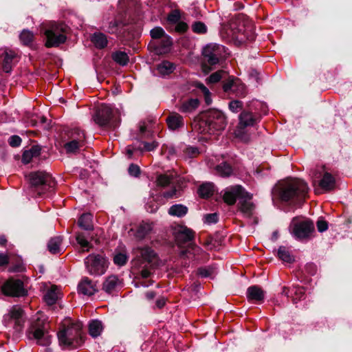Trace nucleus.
I'll return each instance as SVG.
<instances>
[{"label": "nucleus", "mask_w": 352, "mask_h": 352, "mask_svg": "<svg viewBox=\"0 0 352 352\" xmlns=\"http://www.w3.org/2000/svg\"><path fill=\"white\" fill-rule=\"evenodd\" d=\"M133 266L143 278L150 276L151 270L159 265V258L155 251L151 247H137L133 250Z\"/></svg>", "instance_id": "1"}, {"label": "nucleus", "mask_w": 352, "mask_h": 352, "mask_svg": "<svg viewBox=\"0 0 352 352\" xmlns=\"http://www.w3.org/2000/svg\"><path fill=\"white\" fill-rule=\"evenodd\" d=\"M261 117L258 111H241L234 131V138L239 142H249L252 135V128L260 122Z\"/></svg>", "instance_id": "2"}, {"label": "nucleus", "mask_w": 352, "mask_h": 352, "mask_svg": "<svg viewBox=\"0 0 352 352\" xmlns=\"http://www.w3.org/2000/svg\"><path fill=\"white\" fill-rule=\"evenodd\" d=\"M309 187L303 180L287 177V206H300L306 199Z\"/></svg>", "instance_id": "3"}, {"label": "nucleus", "mask_w": 352, "mask_h": 352, "mask_svg": "<svg viewBox=\"0 0 352 352\" xmlns=\"http://www.w3.org/2000/svg\"><path fill=\"white\" fill-rule=\"evenodd\" d=\"M28 178L33 196H41L55 185L52 175L45 171L32 172L28 175Z\"/></svg>", "instance_id": "4"}, {"label": "nucleus", "mask_w": 352, "mask_h": 352, "mask_svg": "<svg viewBox=\"0 0 352 352\" xmlns=\"http://www.w3.org/2000/svg\"><path fill=\"white\" fill-rule=\"evenodd\" d=\"M289 227L294 237L303 242L310 240L315 232L314 222L304 217L293 218Z\"/></svg>", "instance_id": "5"}, {"label": "nucleus", "mask_w": 352, "mask_h": 352, "mask_svg": "<svg viewBox=\"0 0 352 352\" xmlns=\"http://www.w3.org/2000/svg\"><path fill=\"white\" fill-rule=\"evenodd\" d=\"M68 26L63 23L50 22L44 30L46 37L45 47H58L66 41Z\"/></svg>", "instance_id": "6"}, {"label": "nucleus", "mask_w": 352, "mask_h": 352, "mask_svg": "<svg viewBox=\"0 0 352 352\" xmlns=\"http://www.w3.org/2000/svg\"><path fill=\"white\" fill-rule=\"evenodd\" d=\"M81 324L72 323L67 327H63L57 334L61 346L67 348H76L82 342Z\"/></svg>", "instance_id": "7"}, {"label": "nucleus", "mask_w": 352, "mask_h": 352, "mask_svg": "<svg viewBox=\"0 0 352 352\" xmlns=\"http://www.w3.org/2000/svg\"><path fill=\"white\" fill-rule=\"evenodd\" d=\"M310 176L315 185L318 182V186L324 191H330L336 186V179L333 176L325 170L324 166H316L310 170Z\"/></svg>", "instance_id": "8"}, {"label": "nucleus", "mask_w": 352, "mask_h": 352, "mask_svg": "<svg viewBox=\"0 0 352 352\" xmlns=\"http://www.w3.org/2000/svg\"><path fill=\"white\" fill-rule=\"evenodd\" d=\"M224 52V47L216 43L207 45L202 51L203 63L202 67L206 71V67L213 66L219 63Z\"/></svg>", "instance_id": "9"}, {"label": "nucleus", "mask_w": 352, "mask_h": 352, "mask_svg": "<svg viewBox=\"0 0 352 352\" xmlns=\"http://www.w3.org/2000/svg\"><path fill=\"white\" fill-rule=\"evenodd\" d=\"M88 272L91 275H102L108 267L107 260L101 254H89L85 259Z\"/></svg>", "instance_id": "10"}, {"label": "nucleus", "mask_w": 352, "mask_h": 352, "mask_svg": "<svg viewBox=\"0 0 352 352\" xmlns=\"http://www.w3.org/2000/svg\"><path fill=\"white\" fill-rule=\"evenodd\" d=\"M92 119L96 124L104 127L115 128L120 122L118 111H96Z\"/></svg>", "instance_id": "11"}, {"label": "nucleus", "mask_w": 352, "mask_h": 352, "mask_svg": "<svg viewBox=\"0 0 352 352\" xmlns=\"http://www.w3.org/2000/svg\"><path fill=\"white\" fill-rule=\"evenodd\" d=\"M23 310L19 306H13L3 317L6 326H12L16 331H20L23 327Z\"/></svg>", "instance_id": "12"}, {"label": "nucleus", "mask_w": 352, "mask_h": 352, "mask_svg": "<svg viewBox=\"0 0 352 352\" xmlns=\"http://www.w3.org/2000/svg\"><path fill=\"white\" fill-rule=\"evenodd\" d=\"M252 194L250 197H242L237 204L238 210L243 217L252 221L254 224L258 223V217L256 216V205L252 201Z\"/></svg>", "instance_id": "13"}, {"label": "nucleus", "mask_w": 352, "mask_h": 352, "mask_svg": "<svg viewBox=\"0 0 352 352\" xmlns=\"http://www.w3.org/2000/svg\"><path fill=\"white\" fill-rule=\"evenodd\" d=\"M3 294L10 296H24L27 294L23 283L19 279H8L1 287Z\"/></svg>", "instance_id": "14"}, {"label": "nucleus", "mask_w": 352, "mask_h": 352, "mask_svg": "<svg viewBox=\"0 0 352 352\" xmlns=\"http://www.w3.org/2000/svg\"><path fill=\"white\" fill-rule=\"evenodd\" d=\"M223 89L226 93H233L239 97H244L247 94L245 85L241 80L234 76H228V80L222 85Z\"/></svg>", "instance_id": "15"}, {"label": "nucleus", "mask_w": 352, "mask_h": 352, "mask_svg": "<svg viewBox=\"0 0 352 352\" xmlns=\"http://www.w3.org/2000/svg\"><path fill=\"white\" fill-rule=\"evenodd\" d=\"M245 197H250V193L247 192L241 186L236 185L226 190L223 199L228 205H234L236 199L239 201L240 199Z\"/></svg>", "instance_id": "16"}, {"label": "nucleus", "mask_w": 352, "mask_h": 352, "mask_svg": "<svg viewBox=\"0 0 352 352\" xmlns=\"http://www.w3.org/2000/svg\"><path fill=\"white\" fill-rule=\"evenodd\" d=\"M192 129L198 133L212 134L208 113L199 112L191 124Z\"/></svg>", "instance_id": "17"}, {"label": "nucleus", "mask_w": 352, "mask_h": 352, "mask_svg": "<svg viewBox=\"0 0 352 352\" xmlns=\"http://www.w3.org/2000/svg\"><path fill=\"white\" fill-rule=\"evenodd\" d=\"M201 113H208L212 134H214L216 131H221L226 127V120L223 111H201Z\"/></svg>", "instance_id": "18"}, {"label": "nucleus", "mask_w": 352, "mask_h": 352, "mask_svg": "<svg viewBox=\"0 0 352 352\" xmlns=\"http://www.w3.org/2000/svg\"><path fill=\"white\" fill-rule=\"evenodd\" d=\"M17 54L8 48L0 49V62H2V69L6 73L12 71L13 63L17 61Z\"/></svg>", "instance_id": "19"}, {"label": "nucleus", "mask_w": 352, "mask_h": 352, "mask_svg": "<svg viewBox=\"0 0 352 352\" xmlns=\"http://www.w3.org/2000/svg\"><path fill=\"white\" fill-rule=\"evenodd\" d=\"M175 241L182 246L194 239L195 232L190 228L184 226H178L175 230Z\"/></svg>", "instance_id": "20"}, {"label": "nucleus", "mask_w": 352, "mask_h": 352, "mask_svg": "<svg viewBox=\"0 0 352 352\" xmlns=\"http://www.w3.org/2000/svg\"><path fill=\"white\" fill-rule=\"evenodd\" d=\"M172 45V38L168 36H164L162 38L150 43L149 47L156 54L160 55L168 53L170 51Z\"/></svg>", "instance_id": "21"}, {"label": "nucleus", "mask_w": 352, "mask_h": 352, "mask_svg": "<svg viewBox=\"0 0 352 352\" xmlns=\"http://www.w3.org/2000/svg\"><path fill=\"white\" fill-rule=\"evenodd\" d=\"M156 118H148L139 123V132L142 138H148L152 135L155 126H158Z\"/></svg>", "instance_id": "22"}, {"label": "nucleus", "mask_w": 352, "mask_h": 352, "mask_svg": "<svg viewBox=\"0 0 352 352\" xmlns=\"http://www.w3.org/2000/svg\"><path fill=\"white\" fill-rule=\"evenodd\" d=\"M186 186V182L182 177H179L177 179H173V184H172V188L170 190L166 191L163 193V196L167 199L176 198L180 196V192Z\"/></svg>", "instance_id": "23"}, {"label": "nucleus", "mask_w": 352, "mask_h": 352, "mask_svg": "<svg viewBox=\"0 0 352 352\" xmlns=\"http://www.w3.org/2000/svg\"><path fill=\"white\" fill-rule=\"evenodd\" d=\"M78 290L85 296H91L98 291L96 283L87 277L83 278L79 283Z\"/></svg>", "instance_id": "24"}, {"label": "nucleus", "mask_w": 352, "mask_h": 352, "mask_svg": "<svg viewBox=\"0 0 352 352\" xmlns=\"http://www.w3.org/2000/svg\"><path fill=\"white\" fill-rule=\"evenodd\" d=\"M153 223L150 221H142L135 230L131 228L130 232H134L135 237L138 240H142L146 237L153 230Z\"/></svg>", "instance_id": "25"}, {"label": "nucleus", "mask_w": 352, "mask_h": 352, "mask_svg": "<svg viewBox=\"0 0 352 352\" xmlns=\"http://www.w3.org/2000/svg\"><path fill=\"white\" fill-rule=\"evenodd\" d=\"M265 292L257 285L250 286L247 289V298L250 301L261 303L264 300Z\"/></svg>", "instance_id": "26"}, {"label": "nucleus", "mask_w": 352, "mask_h": 352, "mask_svg": "<svg viewBox=\"0 0 352 352\" xmlns=\"http://www.w3.org/2000/svg\"><path fill=\"white\" fill-rule=\"evenodd\" d=\"M166 121L168 129L173 131L183 127L184 124L183 117L175 111L170 113Z\"/></svg>", "instance_id": "27"}, {"label": "nucleus", "mask_w": 352, "mask_h": 352, "mask_svg": "<svg viewBox=\"0 0 352 352\" xmlns=\"http://www.w3.org/2000/svg\"><path fill=\"white\" fill-rule=\"evenodd\" d=\"M136 34L134 27L126 23L125 27L122 26L121 29L118 32L117 36L122 43H125L134 39Z\"/></svg>", "instance_id": "28"}, {"label": "nucleus", "mask_w": 352, "mask_h": 352, "mask_svg": "<svg viewBox=\"0 0 352 352\" xmlns=\"http://www.w3.org/2000/svg\"><path fill=\"white\" fill-rule=\"evenodd\" d=\"M122 282L117 276H109L103 283L102 289L110 294L120 287Z\"/></svg>", "instance_id": "29"}, {"label": "nucleus", "mask_w": 352, "mask_h": 352, "mask_svg": "<svg viewBox=\"0 0 352 352\" xmlns=\"http://www.w3.org/2000/svg\"><path fill=\"white\" fill-rule=\"evenodd\" d=\"M45 324L43 320H40L39 318L37 319L32 326L30 333L32 335V337L38 341L41 340L45 336Z\"/></svg>", "instance_id": "30"}, {"label": "nucleus", "mask_w": 352, "mask_h": 352, "mask_svg": "<svg viewBox=\"0 0 352 352\" xmlns=\"http://www.w3.org/2000/svg\"><path fill=\"white\" fill-rule=\"evenodd\" d=\"M233 25H232V31L233 32L232 36L236 41L244 43L247 40L253 41L254 39V36L252 33L243 30L241 28H238L236 31Z\"/></svg>", "instance_id": "31"}, {"label": "nucleus", "mask_w": 352, "mask_h": 352, "mask_svg": "<svg viewBox=\"0 0 352 352\" xmlns=\"http://www.w3.org/2000/svg\"><path fill=\"white\" fill-rule=\"evenodd\" d=\"M91 239V237L84 232H78L76 235V240L83 252H88L92 248V245L89 242Z\"/></svg>", "instance_id": "32"}, {"label": "nucleus", "mask_w": 352, "mask_h": 352, "mask_svg": "<svg viewBox=\"0 0 352 352\" xmlns=\"http://www.w3.org/2000/svg\"><path fill=\"white\" fill-rule=\"evenodd\" d=\"M91 41L98 49L104 48L108 43L106 35L101 32H96L91 36Z\"/></svg>", "instance_id": "33"}, {"label": "nucleus", "mask_w": 352, "mask_h": 352, "mask_svg": "<svg viewBox=\"0 0 352 352\" xmlns=\"http://www.w3.org/2000/svg\"><path fill=\"white\" fill-rule=\"evenodd\" d=\"M93 216L90 213L82 214L79 219L78 226L85 230H92L94 229Z\"/></svg>", "instance_id": "34"}, {"label": "nucleus", "mask_w": 352, "mask_h": 352, "mask_svg": "<svg viewBox=\"0 0 352 352\" xmlns=\"http://www.w3.org/2000/svg\"><path fill=\"white\" fill-rule=\"evenodd\" d=\"M68 138L71 140L78 142L82 145L85 143V135L82 130L78 128H74L68 132Z\"/></svg>", "instance_id": "35"}, {"label": "nucleus", "mask_w": 352, "mask_h": 352, "mask_svg": "<svg viewBox=\"0 0 352 352\" xmlns=\"http://www.w3.org/2000/svg\"><path fill=\"white\" fill-rule=\"evenodd\" d=\"M63 239L61 236H54L50 239L47 243V249L52 254H58L61 252L60 245L62 244Z\"/></svg>", "instance_id": "36"}, {"label": "nucleus", "mask_w": 352, "mask_h": 352, "mask_svg": "<svg viewBox=\"0 0 352 352\" xmlns=\"http://www.w3.org/2000/svg\"><path fill=\"white\" fill-rule=\"evenodd\" d=\"M43 299L48 305H52L56 303L58 299V288L56 286L52 285L45 292Z\"/></svg>", "instance_id": "37"}, {"label": "nucleus", "mask_w": 352, "mask_h": 352, "mask_svg": "<svg viewBox=\"0 0 352 352\" xmlns=\"http://www.w3.org/2000/svg\"><path fill=\"white\" fill-rule=\"evenodd\" d=\"M175 68V65L168 60H164L157 66L158 72L163 76L173 73Z\"/></svg>", "instance_id": "38"}, {"label": "nucleus", "mask_w": 352, "mask_h": 352, "mask_svg": "<svg viewBox=\"0 0 352 352\" xmlns=\"http://www.w3.org/2000/svg\"><path fill=\"white\" fill-rule=\"evenodd\" d=\"M41 148L38 146H32L30 150L25 151L22 155V162L24 164H28L34 157L40 155Z\"/></svg>", "instance_id": "39"}, {"label": "nucleus", "mask_w": 352, "mask_h": 352, "mask_svg": "<svg viewBox=\"0 0 352 352\" xmlns=\"http://www.w3.org/2000/svg\"><path fill=\"white\" fill-rule=\"evenodd\" d=\"M188 208L182 204H175L170 207L168 213L171 216L183 217L188 212Z\"/></svg>", "instance_id": "40"}, {"label": "nucleus", "mask_w": 352, "mask_h": 352, "mask_svg": "<svg viewBox=\"0 0 352 352\" xmlns=\"http://www.w3.org/2000/svg\"><path fill=\"white\" fill-rule=\"evenodd\" d=\"M214 185L211 183L201 184L198 188V194L201 198H208L214 192Z\"/></svg>", "instance_id": "41"}, {"label": "nucleus", "mask_w": 352, "mask_h": 352, "mask_svg": "<svg viewBox=\"0 0 352 352\" xmlns=\"http://www.w3.org/2000/svg\"><path fill=\"white\" fill-rule=\"evenodd\" d=\"M111 58L116 63L122 66L126 65L129 61L127 54L122 51H116L112 53Z\"/></svg>", "instance_id": "42"}, {"label": "nucleus", "mask_w": 352, "mask_h": 352, "mask_svg": "<svg viewBox=\"0 0 352 352\" xmlns=\"http://www.w3.org/2000/svg\"><path fill=\"white\" fill-rule=\"evenodd\" d=\"M272 193L274 196L278 197L281 200L286 199V184L285 182H279L273 188Z\"/></svg>", "instance_id": "43"}, {"label": "nucleus", "mask_w": 352, "mask_h": 352, "mask_svg": "<svg viewBox=\"0 0 352 352\" xmlns=\"http://www.w3.org/2000/svg\"><path fill=\"white\" fill-rule=\"evenodd\" d=\"M156 184L157 186L166 187L173 184V176L167 174H160L157 176Z\"/></svg>", "instance_id": "44"}, {"label": "nucleus", "mask_w": 352, "mask_h": 352, "mask_svg": "<svg viewBox=\"0 0 352 352\" xmlns=\"http://www.w3.org/2000/svg\"><path fill=\"white\" fill-rule=\"evenodd\" d=\"M102 330V322L98 320H92L89 324V334L94 338L98 336L101 333Z\"/></svg>", "instance_id": "45"}, {"label": "nucleus", "mask_w": 352, "mask_h": 352, "mask_svg": "<svg viewBox=\"0 0 352 352\" xmlns=\"http://www.w3.org/2000/svg\"><path fill=\"white\" fill-rule=\"evenodd\" d=\"M228 74L226 72L223 70H219L212 73L208 78V80L210 83H216L219 82L221 80H223L222 83L223 84V82L228 80Z\"/></svg>", "instance_id": "46"}, {"label": "nucleus", "mask_w": 352, "mask_h": 352, "mask_svg": "<svg viewBox=\"0 0 352 352\" xmlns=\"http://www.w3.org/2000/svg\"><path fill=\"white\" fill-rule=\"evenodd\" d=\"M82 146H84L69 139L68 142L64 144V148L67 154L76 153Z\"/></svg>", "instance_id": "47"}, {"label": "nucleus", "mask_w": 352, "mask_h": 352, "mask_svg": "<svg viewBox=\"0 0 352 352\" xmlns=\"http://www.w3.org/2000/svg\"><path fill=\"white\" fill-rule=\"evenodd\" d=\"M216 170L221 176L228 177L232 173V168L227 162H223L217 166Z\"/></svg>", "instance_id": "48"}, {"label": "nucleus", "mask_w": 352, "mask_h": 352, "mask_svg": "<svg viewBox=\"0 0 352 352\" xmlns=\"http://www.w3.org/2000/svg\"><path fill=\"white\" fill-rule=\"evenodd\" d=\"M126 23L122 21L115 19L111 21L109 23L108 32L111 34H116L118 35V32L121 29L122 26L125 27Z\"/></svg>", "instance_id": "49"}, {"label": "nucleus", "mask_w": 352, "mask_h": 352, "mask_svg": "<svg viewBox=\"0 0 352 352\" xmlns=\"http://www.w3.org/2000/svg\"><path fill=\"white\" fill-rule=\"evenodd\" d=\"M290 292L294 303H296L297 300L304 299L305 296V289L302 287H294Z\"/></svg>", "instance_id": "50"}, {"label": "nucleus", "mask_w": 352, "mask_h": 352, "mask_svg": "<svg viewBox=\"0 0 352 352\" xmlns=\"http://www.w3.org/2000/svg\"><path fill=\"white\" fill-rule=\"evenodd\" d=\"M199 100L197 98H189L182 103V110H192L198 108Z\"/></svg>", "instance_id": "51"}, {"label": "nucleus", "mask_w": 352, "mask_h": 352, "mask_svg": "<svg viewBox=\"0 0 352 352\" xmlns=\"http://www.w3.org/2000/svg\"><path fill=\"white\" fill-rule=\"evenodd\" d=\"M34 34L28 30H23L20 34V40L25 45H30L34 39Z\"/></svg>", "instance_id": "52"}, {"label": "nucleus", "mask_w": 352, "mask_h": 352, "mask_svg": "<svg viewBox=\"0 0 352 352\" xmlns=\"http://www.w3.org/2000/svg\"><path fill=\"white\" fill-rule=\"evenodd\" d=\"M150 34L152 38L157 41L162 38L164 36H168L164 30L160 27H155L152 29L150 32Z\"/></svg>", "instance_id": "53"}, {"label": "nucleus", "mask_w": 352, "mask_h": 352, "mask_svg": "<svg viewBox=\"0 0 352 352\" xmlns=\"http://www.w3.org/2000/svg\"><path fill=\"white\" fill-rule=\"evenodd\" d=\"M192 30L197 34H205L207 32V27L201 21H195L192 25Z\"/></svg>", "instance_id": "54"}, {"label": "nucleus", "mask_w": 352, "mask_h": 352, "mask_svg": "<svg viewBox=\"0 0 352 352\" xmlns=\"http://www.w3.org/2000/svg\"><path fill=\"white\" fill-rule=\"evenodd\" d=\"M180 18L181 16L179 12L175 10L168 15L167 20L170 23L174 25L180 21Z\"/></svg>", "instance_id": "55"}, {"label": "nucleus", "mask_w": 352, "mask_h": 352, "mask_svg": "<svg viewBox=\"0 0 352 352\" xmlns=\"http://www.w3.org/2000/svg\"><path fill=\"white\" fill-rule=\"evenodd\" d=\"M188 26L186 23L184 21H178L174 24L173 30L178 33H184L187 31Z\"/></svg>", "instance_id": "56"}, {"label": "nucleus", "mask_w": 352, "mask_h": 352, "mask_svg": "<svg viewBox=\"0 0 352 352\" xmlns=\"http://www.w3.org/2000/svg\"><path fill=\"white\" fill-rule=\"evenodd\" d=\"M126 261L127 256H126V254L122 253H119L116 254L113 258L114 263L120 266L124 265L126 263Z\"/></svg>", "instance_id": "57"}, {"label": "nucleus", "mask_w": 352, "mask_h": 352, "mask_svg": "<svg viewBox=\"0 0 352 352\" xmlns=\"http://www.w3.org/2000/svg\"><path fill=\"white\" fill-rule=\"evenodd\" d=\"M129 173L131 176L138 177L140 174V167L134 164H131L128 169Z\"/></svg>", "instance_id": "58"}, {"label": "nucleus", "mask_w": 352, "mask_h": 352, "mask_svg": "<svg viewBox=\"0 0 352 352\" xmlns=\"http://www.w3.org/2000/svg\"><path fill=\"white\" fill-rule=\"evenodd\" d=\"M184 152L189 157H195L199 153L198 148L195 146H188L186 148Z\"/></svg>", "instance_id": "59"}, {"label": "nucleus", "mask_w": 352, "mask_h": 352, "mask_svg": "<svg viewBox=\"0 0 352 352\" xmlns=\"http://www.w3.org/2000/svg\"><path fill=\"white\" fill-rule=\"evenodd\" d=\"M8 142L12 147H17L21 144V138L18 135H12L9 138Z\"/></svg>", "instance_id": "60"}, {"label": "nucleus", "mask_w": 352, "mask_h": 352, "mask_svg": "<svg viewBox=\"0 0 352 352\" xmlns=\"http://www.w3.org/2000/svg\"><path fill=\"white\" fill-rule=\"evenodd\" d=\"M143 144H144V150L147 151H153L159 145L158 142H157L156 141H153L152 142H143Z\"/></svg>", "instance_id": "61"}, {"label": "nucleus", "mask_w": 352, "mask_h": 352, "mask_svg": "<svg viewBox=\"0 0 352 352\" xmlns=\"http://www.w3.org/2000/svg\"><path fill=\"white\" fill-rule=\"evenodd\" d=\"M318 230L320 232H324L328 229V223L324 220H318L316 223Z\"/></svg>", "instance_id": "62"}, {"label": "nucleus", "mask_w": 352, "mask_h": 352, "mask_svg": "<svg viewBox=\"0 0 352 352\" xmlns=\"http://www.w3.org/2000/svg\"><path fill=\"white\" fill-rule=\"evenodd\" d=\"M229 108L230 110L236 109H243V102L240 100H232L229 102Z\"/></svg>", "instance_id": "63"}, {"label": "nucleus", "mask_w": 352, "mask_h": 352, "mask_svg": "<svg viewBox=\"0 0 352 352\" xmlns=\"http://www.w3.org/2000/svg\"><path fill=\"white\" fill-rule=\"evenodd\" d=\"M205 220L208 223H214L218 221V216L216 213L206 215Z\"/></svg>", "instance_id": "64"}]
</instances>
